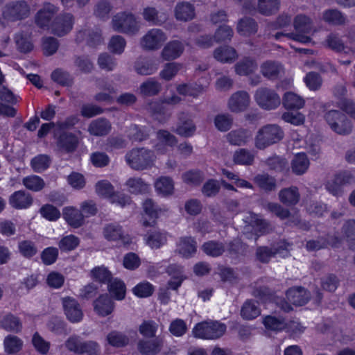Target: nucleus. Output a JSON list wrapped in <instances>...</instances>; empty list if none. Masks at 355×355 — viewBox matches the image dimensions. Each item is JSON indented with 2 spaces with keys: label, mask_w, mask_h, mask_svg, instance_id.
Instances as JSON below:
<instances>
[{
  "label": "nucleus",
  "mask_w": 355,
  "mask_h": 355,
  "mask_svg": "<svg viewBox=\"0 0 355 355\" xmlns=\"http://www.w3.org/2000/svg\"><path fill=\"white\" fill-rule=\"evenodd\" d=\"M126 41L125 38L119 35L112 36L108 43V49L115 54L121 55L125 49Z\"/></svg>",
  "instance_id": "58"
},
{
  "label": "nucleus",
  "mask_w": 355,
  "mask_h": 355,
  "mask_svg": "<svg viewBox=\"0 0 355 355\" xmlns=\"http://www.w3.org/2000/svg\"><path fill=\"white\" fill-rule=\"evenodd\" d=\"M233 159L237 164L251 165L254 162V155L249 150L241 148L235 151Z\"/></svg>",
  "instance_id": "59"
},
{
  "label": "nucleus",
  "mask_w": 355,
  "mask_h": 355,
  "mask_svg": "<svg viewBox=\"0 0 355 355\" xmlns=\"http://www.w3.org/2000/svg\"><path fill=\"white\" fill-rule=\"evenodd\" d=\"M190 90H169V94H166L164 98V103L175 105L181 101L184 100L188 95H193L189 93Z\"/></svg>",
  "instance_id": "55"
},
{
  "label": "nucleus",
  "mask_w": 355,
  "mask_h": 355,
  "mask_svg": "<svg viewBox=\"0 0 355 355\" xmlns=\"http://www.w3.org/2000/svg\"><path fill=\"white\" fill-rule=\"evenodd\" d=\"M82 35L86 36V42L89 46L95 47L103 42L101 30L98 28L80 32L78 37Z\"/></svg>",
  "instance_id": "46"
},
{
  "label": "nucleus",
  "mask_w": 355,
  "mask_h": 355,
  "mask_svg": "<svg viewBox=\"0 0 355 355\" xmlns=\"http://www.w3.org/2000/svg\"><path fill=\"white\" fill-rule=\"evenodd\" d=\"M58 12V8L50 3H45L36 15L35 21L41 28L49 27L51 20Z\"/></svg>",
  "instance_id": "18"
},
{
  "label": "nucleus",
  "mask_w": 355,
  "mask_h": 355,
  "mask_svg": "<svg viewBox=\"0 0 355 355\" xmlns=\"http://www.w3.org/2000/svg\"><path fill=\"white\" fill-rule=\"evenodd\" d=\"M258 65L255 60L246 57L240 60L235 65L234 70L239 76H248L257 69Z\"/></svg>",
  "instance_id": "29"
},
{
  "label": "nucleus",
  "mask_w": 355,
  "mask_h": 355,
  "mask_svg": "<svg viewBox=\"0 0 355 355\" xmlns=\"http://www.w3.org/2000/svg\"><path fill=\"white\" fill-rule=\"evenodd\" d=\"M263 324L266 329L272 331H282L286 327L285 320L282 318L268 315L263 320Z\"/></svg>",
  "instance_id": "57"
},
{
  "label": "nucleus",
  "mask_w": 355,
  "mask_h": 355,
  "mask_svg": "<svg viewBox=\"0 0 355 355\" xmlns=\"http://www.w3.org/2000/svg\"><path fill=\"white\" fill-rule=\"evenodd\" d=\"M283 105L286 109H300L304 105V100L293 92H286L283 98Z\"/></svg>",
  "instance_id": "49"
},
{
  "label": "nucleus",
  "mask_w": 355,
  "mask_h": 355,
  "mask_svg": "<svg viewBox=\"0 0 355 355\" xmlns=\"http://www.w3.org/2000/svg\"><path fill=\"white\" fill-rule=\"evenodd\" d=\"M63 216L67 223L74 228L80 227L84 223V215L80 211L73 207L64 209Z\"/></svg>",
  "instance_id": "33"
},
{
  "label": "nucleus",
  "mask_w": 355,
  "mask_h": 355,
  "mask_svg": "<svg viewBox=\"0 0 355 355\" xmlns=\"http://www.w3.org/2000/svg\"><path fill=\"white\" fill-rule=\"evenodd\" d=\"M288 243L284 241H279L273 243L270 247L259 246L256 249L255 256L257 260L262 263H268L272 257L276 254L287 250Z\"/></svg>",
  "instance_id": "9"
},
{
  "label": "nucleus",
  "mask_w": 355,
  "mask_h": 355,
  "mask_svg": "<svg viewBox=\"0 0 355 355\" xmlns=\"http://www.w3.org/2000/svg\"><path fill=\"white\" fill-rule=\"evenodd\" d=\"M128 191L133 194H144L149 192L150 184L141 178H130L126 182Z\"/></svg>",
  "instance_id": "34"
},
{
  "label": "nucleus",
  "mask_w": 355,
  "mask_h": 355,
  "mask_svg": "<svg viewBox=\"0 0 355 355\" xmlns=\"http://www.w3.org/2000/svg\"><path fill=\"white\" fill-rule=\"evenodd\" d=\"M111 26L117 33L131 35L137 34L140 28L139 21L129 12H120L114 15L112 18Z\"/></svg>",
  "instance_id": "2"
},
{
  "label": "nucleus",
  "mask_w": 355,
  "mask_h": 355,
  "mask_svg": "<svg viewBox=\"0 0 355 355\" xmlns=\"http://www.w3.org/2000/svg\"><path fill=\"white\" fill-rule=\"evenodd\" d=\"M254 97L257 104L265 110L275 109L281 103L280 97L274 90H257Z\"/></svg>",
  "instance_id": "11"
},
{
  "label": "nucleus",
  "mask_w": 355,
  "mask_h": 355,
  "mask_svg": "<svg viewBox=\"0 0 355 355\" xmlns=\"http://www.w3.org/2000/svg\"><path fill=\"white\" fill-rule=\"evenodd\" d=\"M225 246L221 242L216 241H209L205 242L202 245V251L207 255L217 257L223 254L225 251Z\"/></svg>",
  "instance_id": "43"
},
{
  "label": "nucleus",
  "mask_w": 355,
  "mask_h": 355,
  "mask_svg": "<svg viewBox=\"0 0 355 355\" xmlns=\"http://www.w3.org/2000/svg\"><path fill=\"white\" fill-rule=\"evenodd\" d=\"M167 40L166 34L158 28L148 31L140 40L141 47L147 51L159 49Z\"/></svg>",
  "instance_id": "8"
},
{
  "label": "nucleus",
  "mask_w": 355,
  "mask_h": 355,
  "mask_svg": "<svg viewBox=\"0 0 355 355\" xmlns=\"http://www.w3.org/2000/svg\"><path fill=\"white\" fill-rule=\"evenodd\" d=\"M324 119L331 130L337 134L347 135L352 130L351 121L338 110H333L326 112Z\"/></svg>",
  "instance_id": "6"
},
{
  "label": "nucleus",
  "mask_w": 355,
  "mask_h": 355,
  "mask_svg": "<svg viewBox=\"0 0 355 355\" xmlns=\"http://www.w3.org/2000/svg\"><path fill=\"white\" fill-rule=\"evenodd\" d=\"M78 143L79 140L77 136L69 132H63L57 139L58 147L68 153L74 152L78 146Z\"/></svg>",
  "instance_id": "21"
},
{
  "label": "nucleus",
  "mask_w": 355,
  "mask_h": 355,
  "mask_svg": "<svg viewBox=\"0 0 355 355\" xmlns=\"http://www.w3.org/2000/svg\"><path fill=\"white\" fill-rule=\"evenodd\" d=\"M176 251L184 258L193 257L197 251V242L191 236L180 237L177 243Z\"/></svg>",
  "instance_id": "22"
},
{
  "label": "nucleus",
  "mask_w": 355,
  "mask_h": 355,
  "mask_svg": "<svg viewBox=\"0 0 355 355\" xmlns=\"http://www.w3.org/2000/svg\"><path fill=\"white\" fill-rule=\"evenodd\" d=\"M280 0H258L257 10L264 16H270L278 12Z\"/></svg>",
  "instance_id": "31"
},
{
  "label": "nucleus",
  "mask_w": 355,
  "mask_h": 355,
  "mask_svg": "<svg viewBox=\"0 0 355 355\" xmlns=\"http://www.w3.org/2000/svg\"><path fill=\"white\" fill-rule=\"evenodd\" d=\"M250 137V135L247 130L239 129L229 132L227 139L232 145L241 146L247 142Z\"/></svg>",
  "instance_id": "48"
},
{
  "label": "nucleus",
  "mask_w": 355,
  "mask_h": 355,
  "mask_svg": "<svg viewBox=\"0 0 355 355\" xmlns=\"http://www.w3.org/2000/svg\"><path fill=\"white\" fill-rule=\"evenodd\" d=\"M353 176L345 171L336 173L333 178L325 183L326 189L332 195L338 196L343 193V187L352 182Z\"/></svg>",
  "instance_id": "10"
},
{
  "label": "nucleus",
  "mask_w": 355,
  "mask_h": 355,
  "mask_svg": "<svg viewBox=\"0 0 355 355\" xmlns=\"http://www.w3.org/2000/svg\"><path fill=\"white\" fill-rule=\"evenodd\" d=\"M73 24V16L71 14H63L57 16L51 25V32L62 37L72 29Z\"/></svg>",
  "instance_id": "12"
},
{
  "label": "nucleus",
  "mask_w": 355,
  "mask_h": 355,
  "mask_svg": "<svg viewBox=\"0 0 355 355\" xmlns=\"http://www.w3.org/2000/svg\"><path fill=\"white\" fill-rule=\"evenodd\" d=\"M214 57L221 62H232L237 57L235 49L230 46H220L214 51Z\"/></svg>",
  "instance_id": "40"
},
{
  "label": "nucleus",
  "mask_w": 355,
  "mask_h": 355,
  "mask_svg": "<svg viewBox=\"0 0 355 355\" xmlns=\"http://www.w3.org/2000/svg\"><path fill=\"white\" fill-rule=\"evenodd\" d=\"M79 239L74 235L64 236L58 243L61 251L68 252L73 250L79 245Z\"/></svg>",
  "instance_id": "62"
},
{
  "label": "nucleus",
  "mask_w": 355,
  "mask_h": 355,
  "mask_svg": "<svg viewBox=\"0 0 355 355\" xmlns=\"http://www.w3.org/2000/svg\"><path fill=\"white\" fill-rule=\"evenodd\" d=\"M167 241V234L160 230L150 231L146 234V243L151 248L158 249Z\"/></svg>",
  "instance_id": "35"
},
{
  "label": "nucleus",
  "mask_w": 355,
  "mask_h": 355,
  "mask_svg": "<svg viewBox=\"0 0 355 355\" xmlns=\"http://www.w3.org/2000/svg\"><path fill=\"white\" fill-rule=\"evenodd\" d=\"M15 42L17 49L22 53H27L33 49V44L30 40V34L28 32L20 31L15 36Z\"/></svg>",
  "instance_id": "47"
},
{
  "label": "nucleus",
  "mask_w": 355,
  "mask_h": 355,
  "mask_svg": "<svg viewBox=\"0 0 355 355\" xmlns=\"http://www.w3.org/2000/svg\"><path fill=\"white\" fill-rule=\"evenodd\" d=\"M30 7L25 1H15L7 3L3 8L2 17L7 21H17L27 18Z\"/></svg>",
  "instance_id": "7"
},
{
  "label": "nucleus",
  "mask_w": 355,
  "mask_h": 355,
  "mask_svg": "<svg viewBox=\"0 0 355 355\" xmlns=\"http://www.w3.org/2000/svg\"><path fill=\"white\" fill-rule=\"evenodd\" d=\"M108 291L117 300L124 299L125 295V286L120 279H112L108 283Z\"/></svg>",
  "instance_id": "45"
},
{
  "label": "nucleus",
  "mask_w": 355,
  "mask_h": 355,
  "mask_svg": "<svg viewBox=\"0 0 355 355\" xmlns=\"http://www.w3.org/2000/svg\"><path fill=\"white\" fill-rule=\"evenodd\" d=\"M325 21L334 25H342L345 23L346 18L342 12L336 9L326 10L323 14Z\"/></svg>",
  "instance_id": "60"
},
{
  "label": "nucleus",
  "mask_w": 355,
  "mask_h": 355,
  "mask_svg": "<svg viewBox=\"0 0 355 355\" xmlns=\"http://www.w3.org/2000/svg\"><path fill=\"white\" fill-rule=\"evenodd\" d=\"M261 313L257 302L252 300H247L243 305L241 310V316L246 320H252L258 317Z\"/></svg>",
  "instance_id": "41"
},
{
  "label": "nucleus",
  "mask_w": 355,
  "mask_h": 355,
  "mask_svg": "<svg viewBox=\"0 0 355 355\" xmlns=\"http://www.w3.org/2000/svg\"><path fill=\"white\" fill-rule=\"evenodd\" d=\"M278 196L280 202L286 206H294L300 199L299 190L294 186L281 189Z\"/></svg>",
  "instance_id": "27"
},
{
  "label": "nucleus",
  "mask_w": 355,
  "mask_h": 355,
  "mask_svg": "<svg viewBox=\"0 0 355 355\" xmlns=\"http://www.w3.org/2000/svg\"><path fill=\"white\" fill-rule=\"evenodd\" d=\"M51 79L57 83L61 87H71L73 83V78L71 75L62 69H56L54 70L51 75Z\"/></svg>",
  "instance_id": "42"
},
{
  "label": "nucleus",
  "mask_w": 355,
  "mask_h": 355,
  "mask_svg": "<svg viewBox=\"0 0 355 355\" xmlns=\"http://www.w3.org/2000/svg\"><path fill=\"white\" fill-rule=\"evenodd\" d=\"M155 188L157 192L162 196L171 195L174 189L173 181L169 177H160L155 182Z\"/></svg>",
  "instance_id": "44"
},
{
  "label": "nucleus",
  "mask_w": 355,
  "mask_h": 355,
  "mask_svg": "<svg viewBox=\"0 0 355 355\" xmlns=\"http://www.w3.org/2000/svg\"><path fill=\"white\" fill-rule=\"evenodd\" d=\"M175 16L178 20L189 21L195 16V10L193 5L187 2L179 3L175 8Z\"/></svg>",
  "instance_id": "32"
},
{
  "label": "nucleus",
  "mask_w": 355,
  "mask_h": 355,
  "mask_svg": "<svg viewBox=\"0 0 355 355\" xmlns=\"http://www.w3.org/2000/svg\"><path fill=\"white\" fill-rule=\"evenodd\" d=\"M286 297L294 305L302 306L308 302L310 299V295L302 287H293L287 291Z\"/></svg>",
  "instance_id": "25"
},
{
  "label": "nucleus",
  "mask_w": 355,
  "mask_h": 355,
  "mask_svg": "<svg viewBox=\"0 0 355 355\" xmlns=\"http://www.w3.org/2000/svg\"><path fill=\"white\" fill-rule=\"evenodd\" d=\"M252 295L263 302H272L276 300L275 291L265 286L255 287Z\"/></svg>",
  "instance_id": "54"
},
{
  "label": "nucleus",
  "mask_w": 355,
  "mask_h": 355,
  "mask_svg": "<svg viewBox=\"0 0 355 355\" xmlns=\"http://www.w3.org/2000/svg\"><path fill=\"white\" fill-rule=\"evenodd\" d=\"M58 40L53 37H46L42 38V51L43 53L46 55H53L58 49Z\"/></svg>",
  "instance_id": "63"
},
{
  "label": "nucleus",
  "mask_w": 355,
  "mask_h": 355,
  "mask_svg": "<svg viewBox=\"0 0 355 355\" xmlns=\"http://www.w3.org/2000/svg\"><path fill=\"white\" fill-rule=\"evenodd\" d=\"M163 343L161 336L150 340L140 339L137 343V349L142 355H155L160 352Z\"/></svg>",
  "instance_id": "14"
},
{
  "label": "nucleus",
  "mask_w": 355,
  "mask_h": 355,
  "mask_svg": "<svg viewBox=\"0 0 355 355\" xmlns=\"http://www.w3.org/2000/svg\"><path fill=\"white\" fill-rule=\"evenodd\" d=\"M293 26L295 33H289L286 37L295 41L302 43H308L311 42V37L306 35L309 33L313 28L312 20L305 15H297L293 20Z\"/></svg>",
  "instance_id": "5"
},
{
  "label": "nucleus",
  "mask_w": 355,
  "mask_h": 355,
  "mask_svg": "<svg viewBox=\"0 0 355 355\" xmlns=\"http://www.w3.org/2000/svg\"><path fill=\"white\" fill-rule=\"evenodd\" d=\"M310 162L305 153H298L295 155L291 162L293 172L300 175L304 174L308 169Z\"/></svg>",
  "instance_id": "38"
},
{
  "label": "nucleus",
  "mask_w": 355,
  "mask_h": 355,
  "mask_svg": "<svg viewBox=\"0 0 355 355\" xmlns=\"http://www.w3.org/2000/svg\"><path fill=\"white\" fill-rule=\"evenodd\" d=\"M178 119L176 133L184 137L192 136L196 131V125L191 116L187 113L182 112L180 114Z\"/></svg>",
  "instance_id": "24"
},
{
  "label": "nucleus",
  "mask_w": 355,
  "mask_h": 355,
  "mask_svg": "<svg viewBox=\"0 0 355 355\" xmlns=\"http://www.w3.org/2000/svg\"><path fill=\"white\" fill-rule=\"evenodd\" d=\"M18 249L20 254L28 259L35 256L37 253L35 243L30 240H24L18 243Z\"/></svg>",
  "instance_id": "56"
},
{
  "label": "nucleus",
  "mask_w": 355,
  "mask_h": 355,
  "mask_svg": "<svg viewBox=\"0 0 355 355\" xmlns=\"http://www.w3.org/2000/svg\"><path fill=\"white\" fill-rule=\"evenodd\" d=\"M284 132L282 128L277 124H268L263 125L257 132L255 137V146L260 150L272 144L279 142L284 137Z\"/></svg>",
  "instance_id": "1"
},
{
  "label": "nucleus",
  "mask_w": 355,
  "mask_h": 355,
  "mask_svg": "<svg viewBox=\"0 0 355 355\" xmlns=\"http://www.w3.org/2000/svg\"><path fill=\"white\" fill-rule=\"evenodd\" d=\"M335 240L337 243L338 240L337 238H333L327 236L326 237L320 236L316 239H311L306 242V248L308 251H317L321 249L327 248L329 245H334V243L331 242V240Z\"/></svg>",
  "instance_id": "37"
},
{
  "label": "nucleus",
  "mask_w": 355,
  "mask_h": 355,
  "mask_svg": "<svg viewBox=\"0 0 355 355\" xmlns=\"http://www.w3.org/2000/svg\"><path fill=\"white\" fill-rule=\"evenodd\" d=\"M22 183L27 189L35 192L41 191L45 187L44 180L35 175L24 178Z\"/></svg>",
  "instance_id": "51"
},
{
  "label": "nucleus",
  "mask_w": 355,
  "mask_h": 355,
  "mask_svg": "<svg viewBox=\"0 0 355 355\" xmlns=\"http://www.w3.org/2000/svg\"><path fill=\"white\" fill-rule=\"evenodd\" d=\"M10 205L16 209H27L33 202V198L31 193L24 190L15 191L9 197Z\"/></svg>",
  "instance_id": "16"
},
{
  "label": "nucleus",
  "mask_w": 355,
  "mask_h": 355,
  "mask_svg": "<svg viewBox=\"0 0 355 355\" xmlns=\"http://www.w3.org/2000/svg\"><path fill=\"white\" fill-rule=\"evenodd\" d=\"M183 44L178 40H173L166 44L162 51L161 56L164 60H172L180 57L184 51Z\"/></svg>",
  "instance_id": "26"
},
{
  "label": "nucleus",
  "mask_w": 355,
  "mask_h": 355,
  "mask_svg": "<svg viewBox=\"0 0 355 355\" xmlns=\"http://www.w3.org/2000/svg\"><path fill=\"white\" fill-rule=\"evenodd\" d=\"M257 30L258 24L253 18L245 17L238 22L237 31L241 35L249 36L255 34Z\"/></svg>",
  "instance_id": "30"
},
{
  "label": "nucleus",
  "mask_w": 355,
  "mask_h": 355,
  "mask_svg": "<svg viewBox=\"0 0 355 355\" xmlns=\"http://www.w3.org/2000/svg\"><path fill=\"white\" fill-rule=\"evenodd\" d=\"M227 251L232 257L243 255L246 251V245L239 239L230 241L227 245Z\"/></svg>",
  "instance_id": "64"
},
{
  "label": "nucleus",
  "mask_w": 355,
  "mask_h": 355,
  "mask_svg": "<svg viewBox=\"0 0 355 355\" xmlns=\"http://www.w3.org/2000/svg\"><path fill=\"white\" fill-rule=\"evenodd\" d=\"M136 71L141 75H150L157 69L155 61L150 58H142L137 61L135 65Z\"/></svg>",
  "instance_id": "39"
},
{
  "label": "nucleus",
  "mask_w": 355,
  "mask_h": 355,
  "mask_svg": "<svg viewBox=\"0 0 355 355\" xmlns=\"http://www.w3.org/2000/svg\"><path fill=\"white\" fill-rule=\"evenodd\" d=\"M158 324L152 320H144L139 327V332L145 338H156Z\"/></svg>",
  "instance_id": "53"
},
{
  "label": "nucleus",
  "mask_w": 355,
  "mask_h": 355,
  "mask_svg": "<svg viewBox=\"0 0 355 355\" xmlns=\"http://www.w3.org/2000/svg\"><path fill=\"white\" fill-rule=\"evenodd\" d=\"M92 277L100 283L107 284L112 279V273L104 266L95 267L92 271Z\"/></svg>",
  "instance_id": "61"
},
{
  "label": "nucleus",
  "mask_w": 355,
  "mask_h": 355,
  "mask_svg": "<svg viewBox=\"0 0 355 355\" xmlns=\"http://www.w3.org/2000/svg\"><path fill=\"white\" fill-rule=\"evenodd\" d=\"M93 304L95 312L102 317L111 314L115 307L114 302L107 294L100 295L94 301Z\"/></svg>",
  "instance_id": "19"
},
{
  "label": "nucleus",
  "mask_w": 355,
  "mask_h": 355,
  "mask_svg": "<svg viewBox=\"0 0 355 355\" xmlns=\"http://www.w3.org/2000/svg\"><path fill=\"white\" fill-rule=\"evenodd\" d=\"M225 324L218 321H206L198 323L193 329L195 337L202 339H217L226 331Z\"/></svg>",
  "instance_id": "4"
},
{
  "label": "nucleus",
  "mask_w": 355,
  "mask_h": 355,
  "mask_svg": "<svg viewBox=\"0 0 355 355\" xmlns=\"http://www.w3.org/2000/svg\"><path fill=\"white\" fill-rule=\"evenodd\" d=\"M112 128L110 122L105 118H98L91 121L88 132L94 136H105L109 134Z\"/></svg>",
  "instance_id": "28"
},
{
  "label": "nucleus",
  "mask_w": 355,
  "mask_h": 355,
  "mask_svg": "<svg viewBox=\"0 0 355 355\" xmlns=\"http://www.w3.org/2000/svg\"><path fill=\"white\" fill-rule=\"evenodd\" d=\"M254 182L266 192H270L275 190L277 184L275 178L267 173L257 175L254 179Z\"/></svg>",
  "instance_id": "36"
},
{
  "label": "nucleus",
  "mask_w": 355,
  "mask_h": 355,
  "mask_svg": "<svg viewBox=\"0 0 355 355\" xmlns=\"http://www.w3.org/2000/svg\"><path fill=\"white\" fill-rule=\"evenodd\" d=\"M51 159L47 155H38L31 161V166L36 173H42L46 170L51 165Z\"/></svg>",
  "instance_id": "50"
},
{
  "label": "nucleus",
  "mask_w": 355,
  "mask_h": 355,
  "mask_svg": "<svg viewBox=\"0 0 355 355\" xmlns=\"http://www.w3.org/2000/svg\"><path fill=\"white\" fill-rule=\"evenodd\" d=\"M3 345L6 352L11 354H16L21 349L23 342L17 336L9 335L5 338Z\"/></svg>",
  "instance_id": "52"
},
{
  "label": "nucleus",
  "mask_w": 355,
  "mask_h": 355,
  "mask_svg": "<svg viewBox=\"0 0 355 355\" xmlns=\"http://www.w3.org/2000/svg\"><path fill=\"white\" fill-rule=\"evenodd\" d=\"M62 304L67 318L71 322H78L83 317L79 303L75 299L67 297L62 299Z\"/></svg>",
  "instance_id": "13"
},
{
  "label": "nucleus",
  "mask_w": 355,
  "mask_h": 355,
  "mask_svg": "<svg viewBox=\"0 0 355 355\" xmlns=\"http://www.w3.org/2000/svg\"><path fill=\"white\" fill-rule=\"evenodd\" d=\"M155 156L154 153L145 148H134L125 155L128 165L137 171H143L153 165Z\"/></svg>",
  "instance_id": "3"
},
{
  "label": "nucleus",
  "mask_w": 355,
  "mask_h": 355,
  "mask_svg": "<svg viewBox=\"0 0 355 355\" xmlns=\"http://www.w3.org/2000/svg\"><path fill=\"white\" fill-rule=\"evenodd\" d=\"M260 71L265 78L275 80L284 73V67L278 62L267 60L261 64Z\"/></svg>",
  "instance_id": "23"
},
{
  "label": "nucleus",
  "mask_w": 355,
  "mask_h": 355,
  "mask_svg": "<svg viewBox=\"0 0 355 355\" xmlns=\"http://www.w3.org/2000/svg\"><path fill=\"white\" fill-rule=\"evenodd\" d=\"M103 234L104 238L110 241L121 240L123 243H129V239L124 234L123 227L116 223L105 225L103 228Z\"/></svg>",
  "instance_id": "17"
},
{
  "label": "nucleus",
  "mask_w": 355,
  "mask_h": 355,
  "mask_svg": "<svg viewBox=\"0 0 355 355\" xmlns=\"http://www.w3.org/2000/svg\"><path fill=\"white\" fill-rule=\"evenodd\" d=\"M250 104V97L245 91L235 92L230 98L228 103L229 109L233 112L244 111Z\"/></svg>",
  "instance_id": "20"
},
{
  "label": "nucleus",
  "mask_w": 355,
  "mask_h": 355,
  "mask_svg": "<svg viewBox=\"0 0 355 355\" xmlns=\"http://www.w3.org/2000/svg\"><path fill=\"white\" fill-rule=\"evenodd\" d=\"M143 209L150 218V220L146 219L143 220L142 224L144 227H154L159 215L167 211L166 208L159 207L150 198L146 199L143 202Z\"/></svg>",
  "instance_id": "15"
}]
</instances>
